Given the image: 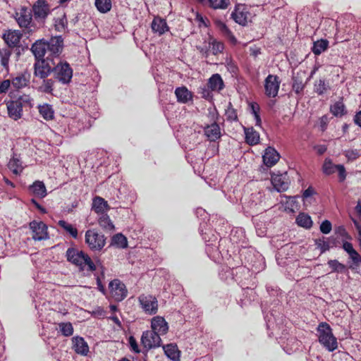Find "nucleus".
Instances as JSON below:
<instances>
[{
    "instance_id": "nucleus-1",
    "label": "nucleus",
    "mask_w": 361,
    "mask_h": 361,
    "mask_svg": "<svg viewBox=\"0 0 361 361\" xmlns=\"http://www.w3.org/2000/svg\"><path fill=\"white\" fill-rule=\"evenodd\" d=\"M66 257L68 262L77 267L80 271H94L96 265L90 257L76 247H69L66 252Z\"/></svg>"
},
{
    "instance_id": "nucleus-2",
    "label": "nucleus",
    "mask_w": 361,
    "mask_h": 361,
    "mask_svg": "<svg viewBox=\"0 0 361 361\" xmlns=\"http://www.w3.org/2000/svg\"><path fill=\"white\" fill-rule=\"evenodd\" d=\"M32 101L29 94H22L16 99L6 102L8 116L14 121H18L23 116V109L25 106H32Z\"/></svg>"
},
{
    "instance_id": "nucleus-3",
    "label": "nucleus",
    "mask_w": 361,
    "mask_h": 361,
    "mask_svg": "<svg viewBox=\"0 0 361 361\" xmlns=\"http://www.w3.org/2000/svg\"><path fill=\"white\" fill-rule=\"evenodd\" d=\"M13 17L18 26L25 32L30 33L37 28L32 11L26 6H21L16 11Z\"/></svg>"
},
{
    "instance_id": "nucleus-4",
    "label": "nucleus",
    "mask_w": 361,
    "mask_h": 361,
    "mask_svg": "<svg viewBox=\"0 0 361 361\" xmlns=\"http://www.w3.org/2000/svg\"><path fill=\"white\" fill-rule=\"evenodd\" d=\"M319 341L329 351H334L338 347L336 338L333 335L332 329L326 322H321L317 326Z\"/></svg>"
},
{
    "instance_id": "nucleus-5",
    "label": "nucleus",
    "mask_w": 361,
    "mask_h": 361,
    "mask_svg": "<svg viewBox=\"0 0 361 361\" xmlns=\"http://www.w3.org/2000/svg\"><path fill=\"white\" fill-rule=\"evenodd\" d=\"M54 62L53 74L54 78L63 85H68L73 78V69L70 64L61 59Z\"/></svg>"
},
{
    "instance_id": "nucleus-6",
    "label": "nucleus",
    "mask_w": 361,
    "mask_h": 361,
    "mask_svg": "<svg viewBox=\"0 0 361 361\" xmlns=\"http://www.w3.org/2000/svg\"><path fill=\"white\" fill-rule=\"evenodd\" d=\"M106 237L95 229H88L85 234V242L93 252L101 251L106 245Z\"/></svg>"
},
{
    "instance_id": "nucleus-7",
    "label": "nucleus",
    "mask_w": 361,
    "mask_h": 361,
    "mask_svg": "<svg viewBox=\"0 0 361 361\" xmlns=\"http://www.w3.org/2000/svg\"><path fill=\"white\" fill-rule=\"evenodd\" d=\"M35 21L39 24H44L47 17L51 13L50 6L46 0H37L30 9Z\"/></svg>"
},
{
    "instance_id": "nucleus-8",
    "label": "nucleus",
    "mask_w": 361,
    "mask_h": 361,
    "mask_svg": "<svg viewBox=\"0 0 361 361\" xmlns=\"http://www.w3.org/2000/svg\"><path fill=\"white\" fill-rule=\"evenodd\" d=\"M54 59L47 56L45 59L37 60L34 63V75L40 79H45L53 73Z\"/></svg>"
},
{
    "instance_id": "nucleus-9",
    "label": "nucleus",
    "mask_w": 361,
    "mask_h": 361,
    "mask_svg": "<svg viewBox=\"0 0 361 361\" xmlns=\"http://www.w3.org/2000/svg\"><path fill=\"white\" fill-rule=\"evenodd\" d=\"M202 239L206 243V252L208 256L211 258H215L218 255V245L219 235L212 229H208L204 233L200 228Z\"/></svg>"
},
{
    "instance_id": "nucleus-10",
    "label": "nucleus",
    "mask_w": 361,
    "mask_h": 361,
    "mask_svg": "<svg viewBox=\"0 0 361 361\" xmlns=\"http://www.w3.org/2000/svg\"><path fill=\"white\" fill-rule=\"evenodd\" d=\"M110 296L116 302L123 300L128 295V290L121 280L115 279L109 283Z\"/></svg>"
},
{
    "instance_id": "nucleus-11",
    "label": "nucleus",
    "mask_w": 361,
    "mask_h": 361,
    "mask_svg": "<svg viewBox=\"0 0 361 361\" xmlns=\"http://www.w3.org/2000/svg\"><path fill=\"white\" fill-rule=\"evenodd\" d=\"M338 172V180L342 183L346 179L347 173L343 164H334L329 158H326L322 165V172L326 176H330Z\"/></svg>"
},
{
    "instance_id": "nucleus-12",
    "label": "nucleus",
    "mask_w": 361,
    "mask_h": 361,
    "mask_svg": "<svg viewBox=\"0 0 361 361\" xmlns=\"http://www.w3.org/2000/svg\"><path fill=\"white\" fill-rule=\"evenodd\" d=\"M139 304L142 311L149 315L155 314L158 311V301L152 295L142 294L138 297Z\"/></svg>"
},
{
    "instance_id": "nucleus-13",
    "label": "nucleus",
    "mask_w": 361,
    "mask_h": 361,
    "mask_svg": "<svg viewBox=\"0 0 361 361\" xmlns=\"http://www.w3.org/2000/svg\"><path fill=\"white\" fill-rule=\"evenodd\" d=\"M32 231V238L35 240H44L49 238L48 227L46 224L42 221H32L29 224Z\"/></svg>"
},
{
    "instance_id": "nucleus-14",
    "label": "nucleus",
    "mask_w": 361,
    "mask_h": 361,
    "mask_svg": "<svg viewBox=\"0 0 361 361\" xmlns=\"http://www.w3.org/2000/svg\"><path fill=\"white\" fill-rule=\"evenodd\" d=\"M47 44V56L49 58L60 59L59 54L61 53L63 46V39L61 36L52 37L49 40H45Z\"/></svg>"
},
{
    "instance_id": "nucleus-15",
    "label": "nucleus",
    "mask_w": 361,
    "mask_h": 361,
    "mask_svg": "<svg viewBox=\"0 0 361 361\" xmlns=\"http://www.w3.org/2000/svg\"><path fill=\"white\" fill-rule=\"evenodd\" d=\"M160 336L157 331L152 330L143 331L141 336V343L147 350L158 348L161 342Z\"/></svg>"
},
{
    "instance_id": "nucleus-16",
    "label": "nucleus",
    "mask_w": 361,
    "mask_h": 361,
    "mask_svg": "<svg viewBox=\"0 0 361 361\" xmlns=\"http://www.w3.org/2000/svg\"><path fill=\"white\" fill-rule=\"evenodd\" d=\"M281 81L277 75L269 74L264 80L265 94L269 97L277 96Z\"/></svg>"
},
{
    "instance_id": "nucleus-17",
    "label": "nucleus",
    "mask_w": 361,
    "mask_h": 361,
    "mask_svg": "<svg viewBox=\"0 0 361 361\" xmlns=\"http://www.w3.org/2000/svg\"><path fill=\"white\" fill-rule=\"evenodd\" d=\"M231 16L235 23L245 25L247 23L250 13L245 4H237Z\"/></svg>"
},
{
    "instance_id": "nucleus-18",
    "label": "nucleus",
    "mask_w": 361,
    "mask_h": 361,
    "mask_svg": "<svg viewBox=\"0 0 361 361\" xmlns=\"http://www.w3.org/2000/svg\"><path fill=\"white\" fill-rule=\"evenodd\" d=\"M271 184L275 190L278 192H284L289 187V181L287 173H273L271 178Z\"/></svg>"
},
{
    "instance_id": "nucleus-19",
    "label": "nucleus",
    "mask_w": 361,
    "mask_h": 361,
    "mask_svg": "<svg viewBox=\"0 0 361 361\" xmlns=\"http://www.w3.org/2000/svg\"><path fill=\"white\" fill-rule=\"evenodd\" d=\"M22 37L21 32L17 30H6L2 35L3 39L9 49L19 47Z\"/></svg>"
},
{
    "instance_id": "nucleus-20",
    "label": "nucleus",
    "mask_w": 361,
    "mask_h": 361,
    "mask_svg": "<svg viewBox=\"0 0 361 361\" xmlns=\"http://www.w3.org/2000/svg\"><path fill=\"white\" fill-rule=\"evenodd\" d=\"M342 247L349 255L350 262H351L350 267L354 269L359 267L361 264V255L353 248V244L344 241Z\"/></svg>"
},
{
    "instance_id": "nucleus-21",
    "label": "nucleus",
    "mask_w": 361,
    "mask_h": 361,
    "mask_svg": "<svg viewBox=\"0 0 361 361\" xmlns=\"http://www.w3.org/2000/svg\"><path fill=\"white\" fill-rule=\"evenodd\" d=\"M280 157L279 153L273 147L266 148L262 156L263 162L268 168L274 166L279 161Z\"/></svg>"
},
{
    "instance_id": "nucleus-22",
    "label": "nucleus",
    "mask_w": 361,
    "mask_h": 361,
    "mask_svg": "<svg viewBox=\"0 0 361 361\" xmlns=\"http://www.w3.org/2000/svg\"><path fill=\"white\" fill-rule=\"evenodd\" d=\"M47 44L45 39H39L36 41L31 47V51L35 56V61L45 59V55L47 54Z\"/></svg>"
},
{
    "instance_id": "nucleus-23",
    "label": "nucleus",
    "mask_w": 361,
    "mask_h": 361,
    "mask_svg": "<svg viewBox=\"0 0 361 361\" xmlns=\"http://www.w3.org/2000/svg\"><path fill=\"white\" fill-rule=\"evenodd\" d=\"M151 328L159 335H164L169 331V325L165 319L160 316L154 317L151 321Z\"/></svg>"
},
{
    "instance_id": "nucleus-24",
    "label": "nucleus",
    "mask_w": 361,
    "mask_h": 361,
    "mask_svg": "<svg viewBox=\"0 0 361 361\" xmlns=\"http://www.w3.org/2000/svg\"><path fill=\"white\" fill-rule=\"evenodd\" d=\"M204 133L210 142H216L221 136L220 126L216 122L205 126L204 128Z\"/></svg>"
},
{
    "instance_id": "nucleus-25",
    "label": "nucleus",
    "mask_w": 361,
    "mask_h": 361,
    "mask_svg": "<svg viewBox=\"0 0 361 361\" xmlns=\"http://www.w3.org/2000/svg\"><path fill=\"white\" fill-rule=\"evenodd\" d=\"M30 75L25 71L18 74L11 80L12 86L16 89H22L27 87L30 83Z\"/></svg>"
},
{
    "instance_id": "nucleus-26",
    "label": "nucleus",
    "mask_w": 361,
    "mask_h": 361,
    "mask_svg": "<svg viewBox=\"0 0 361 361\" xmlns=\"http://www.w3.org/2000/svg\"><path fill=\"white\" fill-rule=\"evenodd\" d=\"M73 348L78 354L87 355L89 352V346L82 337L75 336L72 338Z\"/></svg>"
},
{
    "instance_id": "nucleus-27",
    "label": "nucleus",
    "mask_w": 361,
    "mask_h": 361,
    "mask_svg": "<svg viewBox=\"0 0 361 361\" xmlns=\"http://www.w3.org/2000/svg\"><path fill=\"white\" fill-rule=\"evenodd\" d=\"M151 27L152 31L159 35H162L169 30L166 20L159 17H155L153 19Z\"/></svg>"
},
{
    "instance_id": "nucleus-28",
    "label": "nucleus",
    "mask_w": 361,
    "mask_h": 361,
    "mask_svg": "<svg viewBox=\"0 0 361 361\" xmlns=\"http://www.w3.org/2000/svg\"><path fill=\"white\" fill-rule=\"evenodd\" d=\"M207 85L211 90L214 92H220L224 88V82L220 74H213L208 80Z\"/></svg>"
},
{
    "instance_id": "nucleus-29",
    "label": "nucleus",
    "mask_w": 361,
    "mask_h": 361,
    "mask_svg": "<svg viewBox=\"0 0 361 361\" xmlns=\"http://www.w3.org/2000/svg\"><path fill=\"white\" fill-rule=\"evenodd\" d=\"M175 94L179 103L186 104L192 100V94L186 87H179L175 90Z\"/></svg>"
},
{
    "instance_id": "nucleus-30",
    "label": "nucleus",
    "mask_w": 361,
    "mask_h": 361,
    "mask_svg": "<svg viewBox=\"0 0 361 361\" xmlns=\"http://www.w3.org/2000/svg\"><path fill=\"white\" fill-rule=\"evenodd\" d=\"M230 240L233 244L243 246L245 242V235L243 229L241 228L233 229L230 234Z\"/></svg>"
},
{
    "instance_id": "nucleus-31",
    "label": "nucleus",
    "mask_w": 361,
    "mask_h": 361,
    "mask_svg": "<svg viewBox=\"0 0 361 361\" xmlns=\"http://www.w3.org/2000/svg\"><path fill=\"white\" fill-rule=\"evenodd\" d=\"M29 190L35 195L43 198L47 195V189L42 181L36 180L29 186Z\"/></svg>"
},
{
    "instance_id": "nucleus-32",
    "label": "nucleus",
    "mask_w": 361,
    "mask_h": 361,
    "mask_svg": "<svg viewBox=\"0 0 361 361\" xmlns=\"http://www.w3.org/2000/svg\"><path fill=\"white\" fill-rule=\"evenodd\" d=\"M165 355L172 361H180V351L176 344L170 343L163 347Z\"/></svg>"
},
{
    "instance_id": "nucleus-33",
    "label": "nucleus",
    "mask_w": 361,
    "mask_h": 361,
    "mask_svg": "<svg viewBox=\"0 0 361 361\" xmlns=\"http://www.w3.org/2000/svg\"><path fill=\"white\" fill-rule=\"evenodd\" d=\"M245 142L249 145H255L259 141V134L252 127L245 128Z\"/></svg>"
},
{
    "instance_id": "nucleus-34",
    "label": "nucleus",
    "mask_w": 361,
    "mask_h": 361,
    "mask_svg": "<svg viewBox=\"0 0 361 361\" xmlns=\"http://www.w3.org/2000/svg\"><path fill=\"white\" fill-rule=\"evenodd\" d=\"M109 208V205L106 201L104 198L97 196L93 199L92 202V209L97 214L106 213Z\"/></svg>"
},
{
    "instance_id": "nucleus-35",
    "label": "nucleus",
    "mask_w": 361,
    "mask_h": 361,
    "mask_svg": "<svg viewBox=\"0 0 361 361\" xmlns=\"http://www.w3.org/2000/svg\"><path fill=\"white\" fill-rule=\"evenodd\" d=\"M330 112L336 117H342L347 114L343 98H341L340 100L331 105Z\"/></svg>"
},
{
    "instance_id": "nucleus-36",
    "label": "nucleus",
    "mask_w": 361,
    "mask_h": 361,
    "mask_svg": "<svg viewBox=\"0 0 361 361\" xmlns=\"http://www.w3.org/2000/svg\"><path fill=\"white\" fill-rule=\"evenodd\" d=\"M8 167L16 175L20 174L23 170L22 161L19 157H18L17 154H14L10 159Z\"/></svg>"
},
{
    "instance_id": "nucleus-37",
    "label": "nucleus",
    "mask_w": 361,
    "mask_h": 361,
    "mask_svg": "<svg viewBox=\"0 0 361 361\" xmlns=\"http://www.w3.org/2000/svg\"><path fill=\"white\" fill-rule=\"evenodd\" d=\"M260 197L261 195L259 193L251 194L249 200L245 202L246 207L250 209V212L257 214L260 212L258 208L260 203Z\"/></svg>"
},
{
    "instance_id": "nucleus-38",
    "label": "nucleus",
    "mask_w": 361,
    "mask_h": 361,
    "mask_svg": "<svg viewBox=\"0 0 361 361\" xmlns=\"http://www.w3.org/2000/svg\"><path fill=\"white\" fill-rule=\"evenodd\" d=\"M329 42L326 39H321L314 42L312 47V51L314 55H320L325 51L329 47Z\"/></svg>"
},
{
    "instance_id": "nucleus-39",
    "label": "nucleus",
    "mask_w": 361,
    "mask_h": 361,
    "mask_svg": "<svg viewBox=\"0 0 361 361\" xmlns=\"http://www.w3.org/2000/svg\"><path fill=\"white\" fill-rule=\"evenodd\" d=\"M54 84L55 81L51 78L48 79L47 78L42 79V82L41 85L37 87V90L42 93L52 94L54 90Z\"/></svg>"
},
{
    "instance_id": "nucleus-40",
    "label": "nucleus",
    "mask_w": 361,
    "mask_h": 361,
    "mask_svg": "<svg viewBox=\"0 0 361 361\" xmlns=\"http://www.w3.org/2000/svg\"><path fill=\"white\" fill-rule=\"evenodd\" d=\"M204 5H207L215 10H224L230 5V0H206Z\"/></svg>"
},
{
    "instance_id": "nucleus-41",
    "label": "nucleus",
    "mask_w": 361,
    "mask_h": 361,
    "mask_svg": "<svg viewBox=\"0 0 361 361\" xmlns=\"http://www.w3.org/2000/svg\"><path fill=\"white\" fill-rule=\"evenodd\" d=\"M297 224L302 228L309 229L312 226V221L310 215L300 213L295 220Z\"/></svg>"
},
{
    "instance_id": "nucleus-42",
    "label": "nucleus",
    "mask_w": 361,
    "mask_h": 361,
    "mask_svg": "<svg viewBox=\"0 0 361 361\" xmlns=\"http://www.w3.org/2000/svg\"><path fill=\"white\" fill-rule=\"evenodd\" d=\"M58 225L62 228L67 233H68L74 239H77L78 236V229L72 224L66 222L65 220H59Z\"/></svg>"
},
{
    "instance_id": "nucleus-43",
    "label": "nucleus",
    "mask_w": 361,
    "mask_h": 361,
    "mask_svg": "<svg viewBox=\"0 0 361 361\" xmlns=\"http://www.w3.org/2000/svg\"><path fill=\"white\" fill-rule=\"evenodd\" d=\"M249 111L251 114L253 115L255 120V126L257 127L262 126V120L260 117V107L259 105L256 102H250L248 104Z\"/></svg>"
},
{
    "instance_id": "nucleus-44",
    "label": "nucleus",
    "mask_w": 361,
    "mask_h": 361,
    "mask_svg": "<svg viewBox=\"0 0 361 361\" xmlns=\"http://www.w3.org/2000/svg\"><path fill=\"white\" fill-rule=\"evenodd\" d=\"M39 112L40 115L47 121H50L54 118V111L52 109L51 105L48 104H44L43 105H39Z\"/></svg>"
},
{
    "instance_id": "nucleus-45",
    "label": "nucleus",
    "mask_w": 361,
    "mask_h": 361,
    "mask_svg": "<svg viewBox=\"0 0 361 361\" xmlns=\"http://www.w3.org/2000/svg\"><path fill=\"white\" fill-rule=\"evenodd\" d=\"M111 245L118 248H126L128 246L127 238L122 233H117L111 238Z\"/></svg>"
},
{
    "instance_id": "nucleus-46",
    "label": "nucleus",
    "mask_w": 361,
    "mask_h": 361,
    "mask_svg": "<svg viewBox=\"0 0 361 361\" xmlns=\"http://www.w3.org/2000/svg\"><path fill=\"white\" fill-rule=\"evenodd\" d=\"M329 89V84L325 79H319L314 82V91L319 95H323Z\"/></svg>"
},
{
    "instance_id": "nucleus-47",
    "label": "nucleus",
    "mask_w": 361,
    "mask_h": 361,
    "mask_svg": "<svg viewBox=\"0 0 361 361\" xmlns=\"http://www.w3.org/2000/svg\"><path fill=\"white\" fill-rule=\"evenodd\" d=\"M12 51L9 48L0 49V63L1 65L8 71V63Z\"/></svg>"
},
{
    "instance_id": "nucleus-48",
    "label": "nucleus",
    "mask_w": 361,
    "mask_h": 361,
    "mask_svg": "<svg viewBox=\"0 0 361 361\" xmlns=\"http://www.w3.org/2000/svg\"><path fill=\"white\" fill-rule=\"evenodd\" d=\"M292 89L297 94H301L305 88V84L302 79L300 77L299 73L293 76Z\"/></svg>"
},
{
    "instance_id": "nucleus-49",
    "label": "nucleus",
    "mask_w": 361,
    "mask_h": 361,
    "mask_svg": "<svg viewBox=\"0 0 361 361\" xmlns=\"http://www.w3.org/2000/svg\"><path fill=\"white\" fill-rule=\"evenodd\" d=\"M332 239V238H329L326 240L324 237H322L314 240V245L317 248L320 250L321 254H323L329 250L330 242Z\"/></svg>"
},
{
    "instance_id": "nucleus-50",
    "label": "nucleus",
    "mask_w": 361,
    "mask_h": 361,
    "mask_svg": "<svg viewBox=\"0 0 361 361\" xmlns=\"http://www.w3.org/2000/svg\"><path fill=\"white\" fill-rule=\"evenodd\" d=\"M99 225L104 229L111 231L114 226L106 213L102 214L98 220Z\"/></svg>"
},
{
    "instance_id": "nucleus-51",
    "label": "nucleus",
    "mask_w": 361,
    "mask_h": 361,
    "mask_svg": "<svg viewBox=\"0 0 361 361\" xmlns=\"http://www.w3.org/2000/svg\"><path fill=\"white\" fill-rule=\"evenodd\" d=\"M94 5L102 13H106L111 9V0H95Z\"/></svg>"
},
{
    "instance_id": "nucleus-52",
    "label": "nucleus",
    "mask_w": 361,
    "mask_h": 361,
    "mask_svg": "<svg viewBox=\"0 0 361 361\" xmlns=\"http://www.w3.org/2000/svg\"><path fill=\"white\" fill-rule=\"evenodd\" d=\"M327 264L331 268L332 272L344 273L347 270L345 264L339 262L337 259H330Z\"/></svg>"
},
{
    "instance_id": "nucleus-53",
    "label": "nucleus",
    "mask_w": 361,
    "mask_h": 361,
    "mask_svg": "<svg viewBox=\"0 0 361 361\" xmlns=\"http://www.w3.org/2000/svg\"><path fill=\"white\" fill-rule=\"evenodd\" d=\"M212 92L213 91L211 90L208 85L200 86L197 90V93L200 94L201 97L208 101H212L213 99L214 96Z\"/></svg>"
},
{
    "instance_id": "nucleus-54",
    "label": "nucleus",
    "mask_w": 361,
    "mask_h": 361,
    "mask_svg": "<svg viewBox=\"0 0 361 361\" xmlns=\"http://www.w3.org/2000/svg\"><path fill=\"white\" fill-rule=\"evenodd\" d=\"M68 20L66 14H63L61 17L55 18L54 27L56 30L58 32H64L67 28Z\"/></svg>"
},
{
    "instance_id": "nucleus-55",
    "label": "nucleus",
    "mask_w": 361,
    "mask_h": 361,
    "mask_svg": "<svg viewBox=\"0 0 361 361\" xmlns=\"http://www.w3.org/2000/svg\"><path fill=\"white\" fill-rule=\"evenodd\" d=\"M59 331L64 336H71L73 334V327L71 322H61L59 324Z\"/></svg>"
},
{
    "instance_id": "nucleus-56",
    "label": "nucleus",
    "mask_w": 361,
    "mask_h": 361,
    "mask_svg": "<svg viewBox=\"0 0 361 361\" xmlns=\"http://www.w3.org/2000/svg\"><path fill=\"white\" fill-rule=\"evenodd\" d=\"M225 116L228 121L233 122L238 121L236 110L233 107L231 102H229L228 107L226 109Z\"/></svg>"
},
{
    "instance_id": "nucleus-57",
    "label": "nucleus",
    "mask_w": 361,
    "mask_h": 361,
    "mask_svg": "<svg viewBox=\"0 0 361 361\" xmlns=\"http://www.w3.org/2000/svg\"><path fill=\"white\" fill-rule=\"evenodd\" d=\"M210 47L212 49L213 54L216 55L223 51V50L224 49V45L221 42H218L216 40H213L210 43Z\"/></svg>"
},
{
    "instance_id": "nucleus-58",
    "label": "nucleus",
    "mask_w": 361,
    "mask_h": 361,
    "mask_svg": "<svg viewBox=\"0 0 361 361\" xmlns=\"http://www.w3.org/2000/svg\"><path fill=\"white\" fill-rule=\"evenodd\" d=\"M345 157L350 161L357 159L360 156V153L358 149H348L344 152Z\"/></svg>"
},
{
    "instance_id": "nucleus-59",
    "label": "nucleus",
    "mask_w": 361,
    "mask_h": 361,
    "mask_svg": "<svg viewBox=\"0 0 361 361\" xmlns=\"http://www.w3.org/2000/svg\"><path fill=\"white\" fill-rule=\"evenodd\" d=\"M128 343H129L130 349L132 352H133L135 353H140V349L138 344L137 343V341L134 336H129Z\"/></svg>"
},
{
    "instance_id": "nucleus-60",
    "label": "nucleus",
    "mask_w": 361,
    "mask_h": 361,
    "mask_svg": "<svg viewBox=\"0 0 361 361\" xmlns=\"http://www.w3.org/2000/svg\"><path fill=\"white\" fill-rule=\"evenodd\" d=\"M332 228L331 223L329 220H324L320 225V231L324 234H328Z\"/></svg>"
},
{
    "instance_id": "nucleus-61",
    "label": "nucleus",
    "mask_w": 361,
    "mask_h": 361,
    "mask_svg": "<svg viewBox=\"0 0 361 361\" xmlns=\"http://www.w3.org/2000/svg\"><path fill=\"white\" fill-rule=\"evenodd\" d=\"M328 123L329 118L326 115H324L319 118V128L322 132H324L327 129Z\"/></svg>"
},
{
    "instance_id": "nucleus-62",
    "label": "nucleus",
    "mask_w": 361,
    "mask_h": 361,
    "mask_svg": "<svg viewBox=\"0 0 361 361\" xmlns=\"http://www.w3.org/2000/svg\"><path fill=\"white\" fill-rule=\"evenodd\" d=\"M11 85L10 80H4L0 83V94L6 93Z\"/></svg>"
},
{
    "instance_id": "nucleus-63",
    "label": "nucleus",
    "mask_w": 361,
    "mask_h": 361,
    "mask_svg": "<svg viewBox=\"0 0 361 361\" xmlns=\"http://www.w3.org/2000/svg\"><path fill=\"white\" fill-rule=\"evenodd\" d=\"M314 149L316 150L317 153L319 155H322L326 152V151L327 149V147L324 145H315L314 147Z\"/></svg>"
},
{
    "instance_id": "nucleus-64",
    "label": "nucleus",
    "mask_w": 361,
    "mask_h": 361,
    "mask_svg": "<svg viewBox=\"0 0 361 361\" xmlns=\"http://www.w3.org/2000/svg\"><path fill=\"white\" fill-rule=\"evenodd\" d=\"M353 121L355 125L361 128V110L355 114L353 117Z\"/></svg>"
}]
</instances>
